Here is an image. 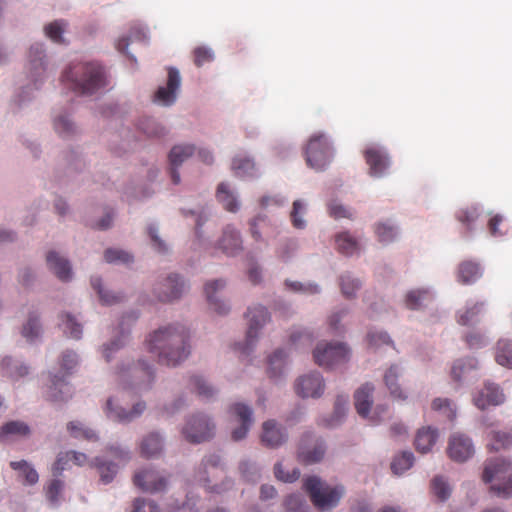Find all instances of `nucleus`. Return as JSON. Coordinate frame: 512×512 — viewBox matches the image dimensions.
Returning <instances> with one entry per match:
<instances>
[{"instance_id": "12", "label": "nucleus", "mask_w": 512, "mask_h": 512, "mask_svg": "<svg viewBox=\"0 0 512 512\" xmlns=\"http://www.w3.org/2000/svg\"><path fill=\"white\" fill-rule=\"evenodd\" d=\"M147 409V404L143 400H139L133 404L131 409L127 410L123 407L118 398L111 396L106 400L103 412L106 418L112 422L119 424H129L140 418Z\"/></svg>"}, {"instance_id": "55", "label": "nucleus", "mask_w": 512, "mask_h": 512, "mask_svg": "<svg viewBox=\"0 0 512 512\" xmlns=\"http://www.w3.org/2000/svg\"><path fill=\"white\" fill-rule=\"evenodd\" d=\"M139 315L140 313L137 310H129L123 313L114 328V334L130 341L132 328L136 324Z\"/></svg>"}, {"instance_id": "27", "label": "nucleus", "mask_w": 512, "mask_h": 512, "mask_svg": "<svg viewBox=\"0 0 512 512\" xmlns=\"http://www.w3.org/2000/svg\"><path fill=\"white\" fill-rule=\"evenodd\" d=\"M40 316L39 309L34 306L31 307L27 319L21 327V336L31 345H36L42 340L43 326Z\"/></svg>"}, {"instance_id": "61", "label": "nucleus", "mask_w": 512, "mask_h": 512, "mask_svg": "<svg viewBox=\"0 0 512 512\" xmlns=\"http://www.w3.org/2000/svg\"><path fill=\"white\" fill-rule=\"evenodd\" d=\"M431 408L449 421H454L457 416L456 404L449 398H435L431 403Z\"/></svg>"}, {"instance_id": "22", "label": "nucleus", "mask_w": 512, "mask_h": 512, "mask_svg": "<svg viewBox=\"0 0 512 512\" xmlns=\"http://www.w3.org/2000/svg\"><path fill=\"white\" fill-rule=\"evenodd\" d=\"M216 248L221 250L226 256H237L243 251V240L240 230L232 224L226 225L216 243Z\"/></svg>"}, {"instance_id": "20", "label": "nucleus", "mask_w": 512, "mask_h": 512, "mask_svg": "<svg viewBox=\"0 0 512 512\" xmlns=\"http://www.w3.org/2000/svg\"><path fill=\"white\" fill-rule=\"evenodd\" d=\"M261 443L270 449H276L285 444L288 440V431L274 419L263 422L260 435Z\"/></svg>"}, {"instance_id": "54", "label": "nucleus", "mask_w": 512, "mask_h": 512, "mask_svg": "<svg viewBox=\"0 0 512 512\" xmlns=\"http://www.w3.org/2000/svg\"><path fill=\"white\" fill-rule=\"evenodd\" d=\"M230 423L247 422L254 423V411L252 407L244 402H234L228 408Z\"/></svg>"}, {"instance_id": "58", "label": "nucleus", "mask_w": 512, "mask_h": 512, "mask_svg": "<svg viewBox=\"0 0 512 512\" xmlns=\"http://www.w3.org/2000/svg\"><path fill=\"white\" fill-rule=\"evenodd\" d=\"M484 310L483 302L468 301L465 309L458 312V323L461 325H473L478 322L479 315Z\"/></svg>"}, {"instance_id": "50", "label": "nucleus", "mask_w": 512, "mask_h": 512, "mask_svg": "<svg viewBox=\"0 0 512 512\" xmlns=\"http://www.w3.org/2000/svg\"><path fill=\"white\" fill-rule=\"evenodd\" d=\"M62 160L70 172H81L86 168V160L79 147H71L63 151Z\"/></svg>"}, {"instance_id": "60", "label": "nucleus", "mask_w": 512, "mask_h": 512, "mask_svg": "<svg viewBox=\"0 0 512 512\" xmlns=\"http://www.w3.org/2000/svg\"><path fill=\"white\" fill-rule=\"evenodd\" d=\"M104 260L108 264L128 266L134 262V256L121 248H108L104 251Z\"/></svg>"}, {"instance_id": "52", "label": "nucleus", "mask_w": 512, "mask_h": 512, "mask_svg": "<svg viewBox=\"0 0 512 512\" xmlns=\"http://www.w3.org/2000/svg\"><path fill=\"white\" fill-rule=\"evenodd\" d=\"M190 386L191 389L204 400H211L218 393V389L216 387H214L204 376L198 374L190 377Z\"/></svg>"}, {"instance_id": "39", "label": "nucleus", "mask_w": 512, "mask_h": 512, "mask_svg": "<svg viewBox=\"0 0 512 512\" xmlns=\"http://www.w3.org/2000/svg\"><path fill=\"white\" fill-rule=\"evenodd\" d=\"M378 242L389 245L395 242L400 235L399 226L391 219L380 220L373 226Z\"/></svg>"}, {"instance_id": "3", "label": "nucleus", "mask_w": 512, "mask_h": 512, "mask_svg": "<svg viewBox=\"0 0 512 512\" xmlns=\"http://www.w3.org/2000/svg\"><path fill=\"white\" fill-rule=\"evenodd\" d=\"M114 373L118 386L136 395L150 391L156 380V368L146 358L122 359Z\"/></svg>"}, {"instance_id": "4", "label": "nucleus", "mask_w": 512, "mask_h": 512, "mask_svg": "<svg viewBox=\"0 0 512 512\" xmlns=\"http://www.w3.org/2000/svg\"><path fill=\"white\" fill-rule=\"evenodd\" d=\"M302 487L308 493L314 507L321 512L335 509L346 493L342 484L330 485L316 475L303 477Z\"/></svg>"}, {"instance_id": "9", "label": "nucleus", "mask_w": 512, "mask_h": 512, "mask_svg": "<svg viewBox=\"0 0 512 512\" xmlns=\"http://www.w3.org/2000/svg\"><path fill=\"white\" fill-rule=\"evenodd\" d=\"M350 348L344 342L319 341L313 350L315 363L325 369L332 370L346 364L350 360Z\"/></svg>"}, {"instance_id": "37", "label": "nucleus", "mask_w": 512, "mask_h": 512, "mask_svg": "<svg viewBox=\"0 0 512 512\" xmlns=\"http://www.w3.org/2000/svg\"><path fill=\"white\" fill-rule=\"evenodd\" d=\"M288 358L289 354L285 348H278L269 355L267 371L269 377L274 381H279L284 377L287 371Z\"/></svg>"}, {"instance_id": "13", "label": "nucleus", "mask_w": 512, "mask_h": 512, "mask_svg": "<svg viewBox=\"0 0 512 512\" xmlns=\"http://www.w3.org/2000/svg\"><path fill=\"white\" fill-rule=\"evenodd\" d=\"M326 453L324 439L312 431H306L300 438L297 449L298 460L306 465L320 462Z\"/></svg>"}, {"instance_id": "19", "label": "nucleus", "mask_w": 512, "mask_h": 512, "mask_svg": "<svg viewBox=\"0 0 512 512\" xmlns=\"http://www.w3.org/2000/svg\"><path fill=\"white\" fill-rule=\"evenodd\" d=\"M52 127L57 136L63 140H72L81 133L71 113L66 109L53 111Z\"/></svg>"}, {"instance_id": "40", "label": "nucleus", "mask_w": 512, "mask_h": 512, "mask_svg": "<svg viewBox=\"0 0 512 512\" xmlns=\"http://www.w3.org/2000/svg\"><path fill=\"white\" fill-rule=\"evenodd\" d=\"M41 89H36L32 82L18 87L11 98V108L13 111H20L26 108L36 98V93Z\"/></svg>"}, {"instance_id": "43", "label": "nucleus", "mask_w": 512, "mask_h": 512, "mask_svg": "<svg viewBox=\"0 0 512 512\" xmlns=\"http://www.w3.org/2000/svg\"><path fill=\"white\" fill-rule=\"evenodd\" d=\"M433 298L434 291L430 287L417 288L406 293L404 303L410 310H419Z\"/></svg>"}, {"instance_id": "29", "label": "nucleus", "mask_w": 512, "mask_h": 512, "mask_svg": "<svg viewBox=\"0 0 512 512\" xmlns=\"http://www.w3.org/2000/svg\"><path fill=\"white\" fill-rule=\"evenodd\" d=\"M222 464L221 456L216 453L205 455L196 471V480L201 483L207 490L220 493L221 489L217 486H210L209 472L210 469L219 468Z\"/></svg>"}, {"instance_id": "46", "label": "nucleus", "mask_w": 512, "mask_h": 512, "mask_svg": "<svg viewBox=\"0 0 512 512\" xmlns=\"http://www.w3.org/2000/svg\"><path fill=\"white\" fill-rule=\"evenodd\" d=\"M146 230L152 250L162 256L170 255L172 247L161 236L158 224L155 222L149 223Z\"/></svg>"}, {"instance_id": "1", "label": "nucleus", "mask_w": 512, "mask_h": 512, "mask_svg": "<svg viewBox=\"0 0 512 512\" xmlns=\"http://www.w3.org/2000/svg\"><path fill=\"white\" fill-rule=\"evenodd\" d=\"M145 345L159 365L175 368L191 355V332L180 322L164 324L148 334Z\"/></svg>"}, {"instance_id": "59", "label": "nucleus", "mask_w": 512, "mask_h": 512, "mask_svg": "<svg viewBox=\"0 0 512 512\" xmlns=\"http://www.w3.org/2000/svg\"><path fill=\"white\" fill-rule=\"evenodd\" d=\"M10 467L24 478L25 485H35L39 480V475L34 467L26 460L11 461Z\"/></svg>"}, {"instance_id": "35", "label": "nucleus", "mask_w": 512, "mask_h": 512, "mask_svg": "<svg viewBox=\"0 0 512 512\" xmlns=\"http://www.w3.org/2000/svg\"><path fill=\"white\" fill-rule=\"evenodd\" d=\"M180 211L184 217H195V237L199 244H202L204 242V231L202 228L212 216V207L205 204L194 209L181 208Z\"/></svg>"}, {"instance_id": "5", "label": "nucleus", "mask_w": 512, "mask_h": 512, "mask_svg": "<svg viewBox=\"0 0 512 512\" xmlns=\"http://www.w3.org/2000/svg\"><path fill=\"white\" fill-rule=\"evenodd\" d=\"M54 70L46 43L42 41L32 43L27 50L24 66L27 80L32 82L36 89H42L49 74Z\"/></svg>"}, {"instance_id": "49", "label": "nucleus", "mask_w": 512, "mask_h": 512, "mask_svg": "<svg viewBox=\"0 0 512 512\" xmlns=\"http://www.w3.org/2000/svg\"><path fill=\"white\" fill-rule=\"evenodd\" d=\"M2 373L13 379L18 380L29 373V367L18 359L6 356L1 361Z\"/></svg>"}, {"instance_id": "33", "label": "nucleus", "mask_w": 512, "mask_h": 512, "mask_svg": "<svg viewBox=\"0 0 512 512\" xmlns=\"http://www.w3.org/2000/svg\"><path fill=\"white\" fill-rule=\"evenodd\" d=\"M334 243L336 250L346 257L358 256L362 250L360 240L350 231H340L336 233Z\"/></svg>"}, {"instance_id": "7", "label": "nucleus", "mask_w": 512, "mask_h": 512, "mask_svg": "<svg viewBox=\"0 0 512 512\" xmlns=\"http://www.w3.org/2000/svg\"><path fill=\"white\" fill-rule=\"evenodd\" d=\"M247 319V330L245 340L237 343L236 348L242 353L249 355L256 347L262 330L271 320V315L268 309L261 304H254L248 307L245 313Z\"/></svg>"}, {"instance_id": "28", "label": "nucleus", "mask_w": 512, "mask_h": 512, "mask_svg": "<svg viewBox=\"0 0 512 512\" xmlns=\"http://www.w3.org/2000/svg\"><path fill=\"white\" fill-rule=\"evenodd\" d=\"M74 393L72 385L62 376L54 374L50 377V384L46 397L55 403L67 402Z\"/></svg>"}, {"instance_id": "10", "label": "nucleus", "mask_w": 512, "mask_h": 512, "mask_svg": "<svg viewBox=\"0 0 512 512\" xmlns=\"http://www.w3.org/2000/svg\"><path fill=\"white\" fill-rule=\"evenodd\" d=\"M306 162L316 171L324 170L333 158V147L328 137L317 133L310 137L305 148Z\"/></svg>"}, {"instance_id": "41", "label": "nucleus", "mask_w": 512, "mask_h": 512, "mask_svg": "<svg viewBox=\"0 0 512 512\" xmlns=\"http://www.w3.org/2000/svg\"><path fill=\"white\" fill-rule=\"evenodd\" d=\"M90 465L96 468L101 483L105 485L110 484L119 472V465L117 463L101 456L95 457Z\"/></svg>"}, {"instance_id": "11", "label": "nucleus", "mask_w": 512, "mask_h": 512, "mask_svg": "<svg viewBox=\"0 0 512 512\" xmlns=\"http://www.w3.org/2000/svg\"><path fill=\"white\" fill-rule=\"evenodd\" d=\"M189 290L188 281L178 273H169L158 281L154 288V296L163 303H172L180 300Z\"/></svg>"}, {"instance_id": "48", "label": "nucleus", "mask_w": 512, "mask_h": 512, "mask_svg": "<svg viewBox=\"0 0 512 512\" xmlns=\"http://www.w3.org/2000/svg\"><path fill=\"white\" fill-rule=\"evenodd\" d=\"M339 286L342 295L346 299H354L362 287V280L352 272L346 271L339 275Z\"/></svg>"}, {"instance_id": "24", "label": "nucleus", "mask_w": 512, "mask_h": 512, "mask_svg": "<svg viewBox=\"0 0 512 512\" xmlns=\"http://www.w3.org/2000/svg\"><path fill=\"white\" fill-rule=\"evenodd\" d=\"M46 264L58 280L63 283L71 282L74 278V272L70 261L55 250L48 251L46 254Z\"/></svg>"}, {"instance_id": "31", "label": "nucleus", "mask_w": 512, "mask_h": 512, "mask_svg": "<svg viewBox=\"0 0 512 512\" xmlns=\"http://www.w3.org/2000/svg\"><path fill=\"white\" fill-rule=\"evenodd\" d=\"M148 41L147 30L140 26L132 27L128 35H122L115 42V47L118 52L125 54L132 64L137 66V59L133 54L128 52V47L133 42H142L146 44Z\"/></svg>"}, {"instance_id": "32", "label": "nucleus", "mask_w": 512, "mask_h": 512, "mask_svg": "<svg viewBox=\"0 0 512 512\" xmlns=\"http://www.w3.org/2000/svg\"><path fill=\"white\" fill-rule=\"evenodd\" d=\"M31 433L29 425L21 420H12L0 427V442L12 443L28 437Z\"/></svg>"}, {"instance_id": "53", "label": "nucleus", "mask_w": 512, "mask_h": 512, "mask_svg": "<svg viewBox=\"0 0 512 512\" xmlns=\"http://www.w3.org/2000/svg\"><path fill=\"white\" fill-rule=\"evenodd\" d=\"M438 429L432 427H426L418 430L415 437L416 449L425 454L431 451L438 439Z\"/></svg>"}, {"instance_id": "21", "label": "nucleus", "mask_w": 512, "mask_h": 512, "mask_svg": "<svg viewBox=\"0 0 512 512\" xmlns=\"http://www.w3.org/2000/svg\"><path fill=\"white\" fill-rule=\"evenodd\" d=\"M164 432L154 430L146 433L139 441V454L145 459L159 458L165 449Z\"/></svg>"}, {"instance_id": "42", "label": "nucleus", "mask_w": 512, "mask_h": 512, "mask_svg": "<svg viewBox=\"0 0 512 512\" xmlns=\"http://www.w3.org/2000/svg\"><path fill=\"white\" fill-rule=\"evenodd\" d=\"M402 371L403 369L399 364H392L384 374V382L392 397L404 401L407 399V395L398 384Z\"/></svg>"}, {"instance_id": "38", "label": "nucleus", "mask_w": 512, "mask_h": 512, "mask_svg": "<svg viewBox=\"0 0 512 512\" xmlns=\"http://www.w3.org/2000/svg\"><path fill=\"white\" fill-rule=\"evenodd\" d=\"M92 288L98 295L99 301L102 305L110 306L118 304L125 299V294L121 291H113L106 288L100 276H92L90 279Z\"/></svg>"}, {"instance_id": "34", "label": "nucleus", "mask_w": 512, "mask_h": 512, "mask_svg": "<svg viewBox=\"0 0 512 512\" xmlns=\"http://www.w3.org/2000/svg\"><path fill=\"white\" fill-rule=\"evenodd\" d=\"M69 22L65 19H56L43 26V33L52 43L60 46H68L70 41L66 34L69 31Z\"/></svg>"}, {"instance_id": "64", "label": "nucleus", "mask_w": 512, "mask_h": 512, "mask_svg": "<svg viewBox=\"0 0 512 512\" xmlns=\"http://www.w3.org/2000/svg\"><path fill=\"white\" fill-rule=\"evenodd\" d=\"M495 359L499 365L512 369V342L499 340Z\"/></svg>"}, {"instance_id": "25", "label": "nucleus", "mask_w": 512, "mask_h": 512, "mask_svg": "<svg viewBox=\"0 0 512 512\" xmlns=\"http://www.w3.org/2000/svg\"><path fill=\"white\" fill-rule=\"evenodd\" d=\"M505 401V395L499 385L487 381L473 397L475 406L481 410L489 406H497Z\"/></svg>"}, {"instance_id": "63", "label": "nucleus", "mask_w": 512, "mask_h": 512, "mask_svg": "<svg viewBox=\"0 0 512 512\" xmlns=\"http://www.w3.org/2000/svg\"><path fill=\"white\" fill-rule=\"evenodd\" d=\"M285 512H310V506L305 496L300 492L287 495L283 501Z\"/></svg>"}, {"instance_id": "2", "label": "nucleus", "mask_w": 512, "mask_h": 512, "mask_svg": "<svg viewBox=\"0 0 512 512\" xmlns=\"http://www.w3.org/2000/svg\"><path fill=\"white\" fill-rule=\"evenodd\" d=\"M62 85L81 96L104 93L110 86V74L105 65L97 60H73L63 69Z\"/></svg>"}, {"instance_id": "47", "label": "nucleus", "mask_w": 512, "mask_h": 512, "mask_svg": "<svg viewBox=\"0 0 512 512\" xmlns=\"http://www.w3.org/2000/svg\"><path fill=\"white\" fill-rule=\"evenodd\" d=\"M60 327L64 334L74 340H80L83 335V327L78 317L70 312H63L59 315Z\"/></svg>"}, {"instance_id": "16", "label": "nucleus", "mask_w": 512, "mask_h": 512, "mask_svg": "<svg viewBox=\"0 0 512 512\" xmlns=\"http://www.w3.org/2000/svg\"><path fill=\"white\" fill-rule=\"evenodd\" d=\"M133 481L135 486L148 493L164 492L168 487L167 478L152 467L137 471Z\"/></svg>"}, {"instance_id": "26", "label": "nucleus", "mask_w": 512, "mask_h": 512, "mask_svg": "<svg viewBox=\"0 0 512 512\" xmlns=\"http://www.w3.org/2000/svg\"><path fill=\"white\" fill-rule=\"evenodd\" d=\"M196 147L193 144H178L172 147L169 153L170 163V177L173 184L177 185L180 183V174L178 168L194 153Z\"/></svg>"}, {"instance_id": "45", "label": "nucleus", "mask_w": 512, "mask_h": 512, "mask_svg": "<svg viewBox=\"0 0 512 512\" xmlns=\"http://www.w3.org/2000/svg\"><path fill=\"white\" fill-rule=\"evenodd\" d=\"M136 127L139 132L148 138H162L167 134V129L157 119L149 116H141Z\"/></svg>"}, {"instance_id": "8", "label": "nucleus", "mask_w": 512, "mask_h": 512, "mask_svg": "<svg viewBox=\"0 0 512 512\" xmlns=\"http://www.w3.org/2000/svg\"><path fill=\"white\" fill-rule=\"evenodd\" d=\"M215 429V422L210 415L196 412L185 417L180 433L188 443L200 444L212 439Z\"/></svg>"}, {"instance_id": "15", "label": "nucleus", "mask_w": 512, "mask_h": 512, "mask_svg": "<svg viewBox=\"0 0 512 512\" xmlns=\"http://www.w3.org/2000/svg\"><path fill=\"white\" fill-rule=\"evenodd\" d=\"M181 87L180 72L175 67L168 69L166 85L159 86L154 93L153 102L162 107H170L177 101Z\"/></svg>"}, {"instance_id": "17", "label": "nucleus", "mask_w": 512, "mask_h": 512, "mask_svg": "<svg viewBox=\"0 0 512 512\" xmlns=\"http://www.w3.org/2000/svg\"><path fill=\"white\" fill-rule=\"evenodd\" d=\"M225 287L226 280L222 278L209 280L204 284V295L209 308L221 316H226L231 310L230 304L221 298Z\"/></svg>"}, {"instance_id": "6", "label": "nucleus", "mask_w": 512, "mask_h": 512, "mask_svg": "<svg viewBox=\"0 0 512 512\" xmlns=\"http://www.w3.org/2000/svg\"><path fill=\"white\" fill-rule=\"evenodd\" d=\"M482 480L494 482L490 491L503 499L512 497V462L504 458H491L485 462Z\"/></svg>"}, {"instance_id": "23", "label": "nucleus", "mask_w": 512, "mask_h": 512, "mask_svg": "<svg viewBox=\"0 0 512 512\" xmlns=\"http://www.w3.org/2000/svg\"><path fill=\"white\" fill-rule=\"evenodd\" d=\"M365 157L371 176L379 178L387 173L390 167V158L383 147L370 145L365 150Z\"/></svg>"}, {"instance_id": "44", "label": "nucleus", "mask_w": 512, "mask_h": 512, "mask_svg": "<svg viewBox=\"0 0 512 512\" xmlns=\"http://www.w3.org/2000/svg\"><path fill=\"white\" fill-rule=\"evenodd\" d=\"M374 386L371 383H365L362 385L354 395L355 408L360 416L367 418L370 413L372 405V394Z\"/></svg>"}, {"instance_id": "18", "label": "nucleus", "mask_w": 512, "mask_h": 512, "mask_svg": "<svg viewBox=\"0 0 512 512\" xmlns=\"http://www.w3.org/2000/svg\"><path fill=\"white\" fill-rule=\"evenodd\" d=\"M447 453L455 462L467 461L475 453L472 439L460 432L453 433L448 441Z\"/></svg>"}, {"instance_id": "56", "label": "nucleus", "mask_w": 512, "mask_h": 512, "mask_svg": "<svg viewBox=\"0 0 512 512\" xmlns=\"http://www.w3.org/2000/svg\"><path fill=\"white\" fill-rule=\"evenodd\" d=\"M483 273L479 263L473 261H464L459 265L458 281L463 284H471L478 280Z\"/></svg>"}, {"instance_id": "62", "label": "nucleus", "mask_w": 512, "mask_h": 512, "mask_svg": "<svg viewBox=\"0 0 512 512\" xmlns=\"http://www.w3.org/2000/svg\"><path fill=\"white\" fill-rule=\"evenodd\" d=\"M307 206V202L302 199H297L293 202L290 221L295 229L304 230L307 227V221L304 218L307 213Z\"/></svg>"}, {"instance_id": "14", "label": "nucleus", "mask_w": 512, "mask_h": 512, "mask_svg": "<svg viewBox=\"0 0 512 512\" xmlns=\"http://www.w3.org/2000/svg\"><path fill=\"white\" fill-rule=\"evenodd\" d=\"M325 388V379L316 370L300 375L294 383L295 393L302 399H319L324 394Z\"/></svg>"}, {"instance_id": "30", "label": "nucleus", "mask_w": 512, "mask_h": 512, "mask_svg": "<svg viewBox=\"0 0 512 512\" xmlns=\"http://www.w3.org/2000/svg\"><path fill=\"white\" fill-rule=\"evenodd\" d=\"M478 361L473 357L458 359L451 368V377L459 385L468 383L477 376Z\"/></svg>"}, {"instance_id": "57", "label": "nucleus", "mask_w": 512, "mask_h": 512, "mask_svg": "<svg viewBox=\"0 0 512 512\" xmlns=\"http://www.w3.org/2000/svg\"><path fill=\"white\" fill-rule=\"evenodd\" d=\"M67 431L75 439H84L91 442L99 440V435L94 429L78 420L68 422Z\"/></svg>"}, {"instance_id": "36", "label": "nucleus", "mask_w": 512, "mask_h": 512, "mask_svg": "<svg viewBox=\"0 0 512 512\" xmlns=\"http://www.w3.org/2000/svg\"><path fill=\"white\" fill-rule=\"evenodd\" d=\"M216 199L228 212L236 213L240 210L239 195L235 188L227 182H221L217 186Z\"/></svg>"}, {"instance_id": "51", "label": "nucleus", "mask_w": 512, "mask_h": 512, "mask_svg": "<svg viewBox=\"0 0 512 512\" xmlns=\"http://www.w3.org/2000/svg\"><path fill=\"white\" fill-rule=\"evenodd\" d=\"M232 170L238 177H256L258 169L253 159L246 155H236L232 160Z\"/></svg>"}]
</instances>
